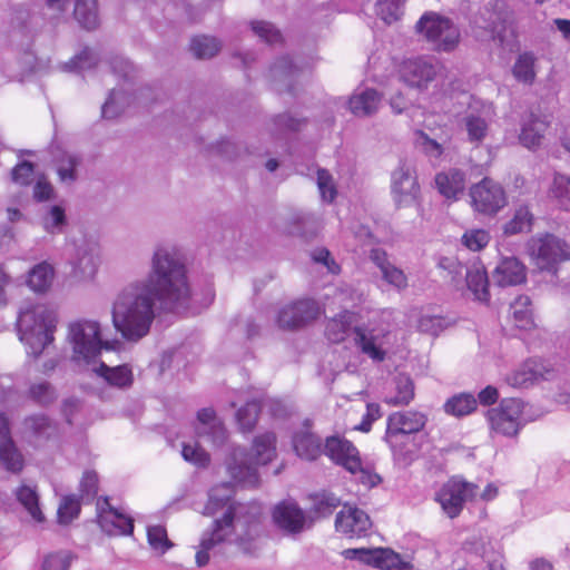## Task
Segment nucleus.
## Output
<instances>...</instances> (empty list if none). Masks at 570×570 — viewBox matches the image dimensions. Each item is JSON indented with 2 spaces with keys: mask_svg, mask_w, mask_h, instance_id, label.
Instances as JSON below:
<instances>
[{
  "mask_svg": "<svg viewBox=\"0 0 570 570\" xmlns=\"http://www.w3.org/2000/svg\"><path fill=\"white\" fill-rule=\"evenodd\" d=\"M434 180L439 193L448 199L456 200L465 190V174L456 168L436 174Z\"/></svg>",
  "mask_w": 570,
  "mask_h": 570,
  "instance_id": "26",
  "label": "nucleus"
},
{
  "mask_svg": "<svg viewBox=\"0 0 570 570\" xmlns=\"http://www.w3.org/2000/svg\"><path fill=\"white\" fill-rule=\"evenodd\" d=\"M56 323V314L45 305H30L19 312V337L27 345L28 354L39 356L53 341Z\"/></svg>",
  "mask_w": 570,
  "mask_h": 570,
  "instance_id": "5",
  "label": "nucleus"
},
{
  "mask_svg": "<svg viewBox=\"0 0 570 570\" xmlns=\"http://www.w3.org/2000/svg\"><path fill=\"white\" fill-rule=\"evenodd\" d=\"M546 129L547 124L543 120L530 115L522 124L519 136L520 142L529 149L540 146Z\"/></svg>",
  "mask_w": 570,
  "mask_h": 570,
  "instance_id": "38",
  "label": "nucleus"
},
{
  "mask_svg": "<svg viewBox=\"0 0 570 570\" xmlns=\"http://www.w3.org/2000/svg\"><path fill=\"white\" fill-rule=\"evenodd\" d=\"M73 14L86 29H95L99 24L97 0H76Z\"/></svg>",
  "mask_w": 570,
  "mask_h": 570,
  "instance_id": "40",
  "label": "nucleus"
},
{
  "mask_svg": "<svg viewBox=\"0 0 570 570\" xmlns=\"http://www.w3.org/2000/svg\"><path fill=\"white\" fill-rule=\"evenodd\" d=\"M317 187L322 197V200L332 203L336 195L337 189L334 184L332 175L325 169L317 170Z\"/></svg>",
  "mask_w": 570,
  "mask_h": 570,
  "instance_id": "57",
  "label": "nucleus"
},
{
  "mask_svg": "<svg viewBox=\"0 0 570 570\" xmlns=\"http://www.w3.org/2000/svg\"><path fill=\"white\" fill-rule=\"evenodd\" d=\"M479 487L466 482L460 476H453L445 482L436 492L435 500L440 503L442 511L450 518H456L464 504L476 497Z\"/></svg>",
  "mask_w": 570,
  "mask_h": 570,
  "instance_id": "11",
  "label": "nucleus"
},
{
  "mask_svg": "<svg viewBox=\"0 0 570 570\" xmlns=\"http://www.w3.org/2000/svg\"><path fill=\"white\" fill-rule=\"evenodd\" d=\"M533 215L527 206H520L515 209L513 217L504 224L503 232L505 235H514L531 230Z\"/></svg>",
  "mask_w": 570,
  "mask_h": 570,
  "instance_id": "44",
  "label": "nucleus"
},
{
  "mask_svg": "<svg viewBox=\"0 0 570 570\" xmlns=\"http://www.w3.org/2000/svg\"><path fill=\"white\" fill-rule=\"evenodd\" d=\"M191 296L186 265L170 244H157L151 253L149 272L132 279L116 294L111 317L117 332L129 342H138L150 332L160 311L187 307Z\"/></svg>",
  "mask_w": 570,
  "mask_h": 570,
  "instance_id": "1",
  "label": "nucleus"
},
{
  "mask_svg": "<svg viewBox=\"0 0 570 570\" xmlns=\"http://www.w3.org/2000/svg\"><path fill=\"white\" fill-rule=\"evenodd\" d=\"M414 145L432 164L439 165L445 154V140L439 141L431 138L425 131L417 129L414 131Z\"/></svg>",
  "mask_w": 570,
  "mask_h": 570,
  "instance_id": "33",
  "label": "nucleus"
},
{
  "mask_svg": "<svg viewBox=\"0 0 570 570\" xmlns=\"http://www.w3.org/2000/svg\"><path fill=\"white\" fill-rule=\"evenodd\" d=\"M493 281L501 287L521 284L525 281V267L515 257L504 258L495 267Z\"/></svg>",
  "mask_w": 570,
  "mask_h": 570,
  "instance_id": "27",
  "label": "nucleus"
},
{
  "mask_svg": "<svg viewBox=\"0 0 570 570\" xmlns=\"http://www.w3.org/2000/svg\"><path fill=\"white\" fill-rule=\"evenodd\" d=\"M68 340L72 346V358L78 363L89 364L104 347L110 348L109 342L102 340L100 325L96 321L81 320L71 323Z\"/></svg>",
  "mask_w": 570,
  "mask_h": 570,
  "instance_id": "7",
  "label": "nucleus"
},
{
  "mask_svg": "<svg viewBox=\"0 0 570 570\" xmlns=\"http://www.w3.org/2000/svg\"><path fill=\"white\" fill-rule=\"evenodd\" d=\"M81 164V158L68 151H61L55 157V167L59 180L62 184L71 185L78 178L77 168Z\"/></svg>",
  "mask_w": 570,
  "mask_h": 570,
  "instance_id": "36",
  "label": "nucleus"
},
{
  "mask_svg": "<svg viewBox=\"0 0 570 570\" xmlns=\"http://www.w3.org/2000/svg\"><path fill=\"white\" fill-rule=\"evenodd\" d=\"M465 282L468 289L479 302L487 303L490 299L489 279L483 265L474 263L465 269Z\"/></svg>",
  "mask_w": 570,
  "mask_h": 570,
  "instance_id": "30",
  "label": "nucleus"
},
{
  "mask_svg": "<svg viewBox=\"0 0 570 570\" xmlns=\"http://www.w3.org/2000/svg\"><path fill=\"white\" fill-rule=\"evenodd\" d=\"M259 412L261 403L258 401L247 402L237 411L236 419L243 432H249L254 429Z\"/></svg>",
  "mask_w": 570,
  "mask_h": 570,
  "instance_id": "50",
  "label": "nucleus"
},
{
  "mask_svg": "<svg viewBox=\"0 0 570 570\" xmlns=\"http://www.w3.org/2000/svg\"><path fill=\"white\" fill-rule=\"evenodd\" d=\"M318 228L320 219L316 215L298 209L287 213L282 227L284 233L304 238L315 236Z\"/></svg>",
  "mask_w": 570,
  "mask_h": 570,
  "instance_id": "22",
  "label": "nucleus"
},
{
  "mask_svg": "<svg viewBox=\"0 0 570 570\" xmlns=\"http://www.w3.org/2000/svg\"><path fill=\"white\" fill-rule=\"evenodd\" d=\"M438 267L446 273L454 285H459L460 279L465 272L466 267L463 266L455 257H441L438 262Z\"/></svg>",
  "mask_w": 570,
  "mask_h": 570,
  "instance_id": "59",
  "label": "nucleus"
},
{
  "mask_svg": "<svg viewBox=\"0 0 570 570\" xmlns=\"http://www.w3.org/2000/svg\"><path fill=\"white\" fill-rule=\"evenodd\" d=\"M546 372L541 362L530 358L507 374L504 381L511 387L527 389L543 379Z\"/></svg>",
  "mask_w": 570,
  "mask_h": 570,
  "instance_id": "23",
  "label": "nucleus"
},
{
  "mask_svg": "<svg viewBox=\"0 0 570 570\" xmlns=\"http://www.w3.org/2000/svg\"><path fill=\"white\" fill-rule=\"evenodd\" d=\"M30 397L39 404L47 405L57 397L55 389L48 382H40L30 387Z\"/></svg>",
  "mask_w": 570,
  "mask_h": 570,
  "instance_id": "63",
  "label": "nucleus"
},
{
  "mask_svg": "<svg viewBox=\"0 0 570 570\" xmlns=\"http://www.w3.org/2000/svg\"><path fill=\"white\" fill-rule=\"evenodd\" d=\"M97 509L98 523L108 535H128L132 533V519L112 508L107 499L99 501Z\"/></svg>",
  "mask_w": 570,
  "mask_h": 570,
  "instance_id": "20",
  "label": "nucleus"
},
{
  "mask_svg": "<svg viewBox=\"0 0 570 570\" xmlns=\"http://www.w3.org/2000/svg\"><path fill=\"white\" fill-rule=\"evenodd\" d=\"M376 14L386 22L392 23L399 19L400 6L397 0H380L375 4Z\"/></svg>",
  "mask_w": 570,
  "mask_h": 570,
  "instance_id": "62",
  "label": "nucleus"
},
{
  "mask_svg": "<svg viewBox=\"0 0 570 570\" xmlns=\"http://www.w3.org/2000/svg\"><path fill=\"white\" fill-rule=\"evenodd\" d=\"M523 403L518 399H504L498 407L488 411L487 416L492 431L505 436H514L521 428Z\"/></svg>",
  "mask_w": 570,
  "mask_h": 570,
  "instance_id": "12",
  "label": "nucleus"
},
{
  "mask_svg": "<svg viewBox=\"0 0 570 570\" xmlns=\"http://www.w3.org/2000/svg\"><path fill=\"white\" fill-rule=\"evenodd\" d=\"M181 455L185 461L198 468H205L210 462L209 454L198 443H184Z\"/></svg>",
  "mask_w": 570,
  "mask_h": 570,
  "instance_id": "53",
  "label": "nucleus"
},
{
  "mask_svg": "<svg viewBox=\"0 0 570 570\" xmlns=\"http://www.w3.org/2000/svg\"><path fill=\"white\" fill-rule=\"evenodd\" d=\"M129 104L128 96L121 90H112L101 107L104 118L114 119L119 116Z\"/></svg>",
  "mask_w": 570,
  "mask_h": 570,
  "instance_id": "48",
  "label": "nucleus"
},
{
  "mask_svg": "<svg viewBox=\"0 0 570 570\" xmlns=\"http://www.w3.org/2000/svg\"><path fill=\"white\" fill-rule=\"evenodd\" d=\"M382 277L385 282L396 288H404L407 285V278L402 269L394 266L392 263L382 272Z\"/></svg>",
  "mask_w": 570,
  "mask_h": 570,
  "instance_id": "64",
  "label": "nucleus"
},
{
  "mask_svg": "<svg viewBox=\"0 0 570 570\" xmlns=\"http://www.w3.org/2000/svg\"><path fill=\"white\" fill-rule=\"evenodd\" d=\"M197 421L196 433L198 436L208 439L216 446L225 443L227 431L213 409L198 411Z\"/></svg>",
  "mask_w": 570,
  "mask_h": 570,
  "instance_id": "24",
  "label": "nucleus"
},
{
  "mask_svg": "<svg viewBox=\"0 0 570 570\" xmlns=\"http://www.w3.org/2000/svg\"><path fill=\"white\" fill-rule=\"evenodd\" d=\"M514 77L524 83H531L534 80V58L530 53L521 55L513 67Z\"/></svg>",
  "mask_w": 570,
  "mask_h": 570,
  "instance_id": "51",
  "label": "nucleus"
},
{
  "mask_svg": "<svg viewBox=\"0 0 570 570\" xmlns=\"http://www.w3.org/2000/svg\"><path fill=\"white\" fill-rule=\"evenodd\" d=\"M489 240L490 236L484 229H471L465 232L462 236V244L474 252L484 248Z\"/></svg>",
  "mask_w": 570,
  "mask_h": 570,
  "instance_id": "60",
  "label": "nucleus"
},
{
  "mask_svg": "<svg viewBox=\"0 0 570 570\" xmlns=\"http://www.w3.org/2000/svg\"><path fill=\"white\" fill-rule=\"evenodd\" d=\"M426 424V416L417 411L394 412L387 417L385 441L394 448L399 435L420 432Z\"/></svg>",
  "mask_w": 570,
  "mask_h": 570,
  "instance_id": "16",
  "label": "nucleus"
},
{
  "mask_svg": "<svg viewBox=\"0 0 570 570\" xmlns=\"http://www.w3.org/2000/svg\"><path fill=\"white\" fill-rule=\"evenodd\" d=\"M98 62L97 53L90 49L85 48L76 55L69 62L66 63V69L70 71L87 70L95 67Z\"/></svg>",
  "mask_w": 570,
  "mask_h": 570,
  "instance_id": "55",
  "label": "nucleus"
},
{
  "mask_svg": "<svg viewBox=\"0 0 570 570\" xmlns=\"http://www.w3.org/2000/svg\"><path fill=\"white\" fill-rule=\"evenodd\" d=\"M381 100L382 97L375 89L357 90L348 100V109L356 117L372 116L379 110Z\"/></svg>",
  "mask_w": 570,
  "mask_h": 570,
  "instance_id": "29",
  "label": "nucleus"
},
{
  "mask_svg": "<svg viewBox=\"0 0 570 570\" xmlns=\"http://www.w3.org/2000/svg\"><path fill=\"white\" fill-rule=\"evenodd\" d=\"M549 195L564 210H570V176L556 173L549 188Z\"/></svg>",
  "mask_w": 570,
  "mask_h": 570,
  "instance_id": "42",
  "label": "nucleus"
},
{
  "mask_svg": "<svg viewBox=\"0 0 570 570\" xmlns=\"http://www.w3.org/2000/svg\"><path fill=\"white\" fill-rule=\"evenodd\" d=\"M321 314V307L314 299L303 298L284 305L276 322L281 328L296 330L314 321Z\"/></svg>",
  "mask_w": 570,
  "mask_h": 570,
  "instance_id": "14",
  "label": "nucleus"
},
{
  "mask_svg": "<svg viewBox=\"0 0 570 570\" xmlns=\"http://www.w3.org/2000/svg\"><path fill=\"white\" fill-rule=\"evenodd\" d=\"M0 461L4 468L13 473H18L23 468L22 455L16 449L10 435L9 425L6 416L0 414Z\"/></svg>",
  "mask_w": 570,
  "mask_h": 570,
  "instance_id": "25",
  "label": "nucleus"
},
{
  "mask_svg": "<svg viewBox=\"0 0 570 570\" xmlns=\"http://www.w3.org/2000/svg\"><path fill=\"white\" fill-rule=\"evenodd\" d=\"M352 325V314L343 312L327 322L325 334L333 343H341L348 335Z\"/></svg>",
  "mask_w": 570,
  "mask_h": 570,
  "instance_id": "43",
  "label": "nucleus"
},
{
  "mask_svg": "<svg viewBox=\"0 0 570 570\" xmlns=\"http://www.w3.org/2000/svg\"><path fill=\"white\" fill-rule=\"evenodd\" d=\"M414 397V387L412 381L406 376H401L396 382V394L386 402L392 405H406Z\"/></svg>",
  "mask_w": 570,
  "mask_h": 570,
  "instance_id": "54",
  "label": "nucleus"
},
{
  "mask_svg": "<svg viewBox=\"0 0 570 570\" xmlns=\"http://www.w3.org/2000/svg\"><path fill=\"white\" fill-rule=\"evenodd\" d=\"M53 278V266L48 262H41L29 271L27 284L36 293H46L51 287Z\"/></svg>",
  "mask_w": 570,
  "mask_h": 570,
  "instance_id": "34",
  "label": "nucleus"
},
{
  "mask_svg": "<svg viewBox=\"0 0 570 570\" xmlns=\"http://www.w3.org/2000/svg\"><path fill=\"white\" fill-rule=\"evenodd\" d=\"M298 73V67L288 57H282L269 69L271 78L276 85H279L278 90H282V86L291 90Z\"/></svg>",
  "mask_w": 570,
  "mask_h": 570,
  "instance_id": "35",
  "label": "nucleus"
},
{
  "mask_svg": "<svg viewBox=\"0 0 570 570\" xmlns=\"http://www.w3.org/2000/svg\"><path fill=\"white\" fill-rule=\"evenodd\" d=\"M250 24L254 33L266 43L274 45L282 40L279 30L276 29L271 22L253 21Z\"/></svg>",
  "mask_w": 570,
  "mask_h": 570,
  "instance_id": "58",
  "label": "nucleus"
},
{
  "mask_svg": "<svg viewBox=\"0 0 570 570\" xmlns=\"http://www.w3.org/2000/svg\"><path fill=\"white\" fill-rule=\"evenodd\" d=\"M98 376L102 377L109 385L119 389H127L134 382L132 370L127 365L108 366L100 363L99 366L94 368Z\"/></svg>",
  "mask_w": 570,
  "mask_h": 570,
  "instance_id": "31",
  "label": "nucleus"
},
{
  "mask_svg": "<svg viewBox=\"0 0 570 570\" xmlns=\"http://www.w3.org/2000/svg\"><path fill=\"white\" fill-rule=\"evenodd\" d=\"M493 117L490 104L473 100L463 118L464 128L470 142H481L488 135L489 125Z\"/></svg>",
  "mask_w": 570,
  "mask_h": 570,
  "instance_id": "18",
  "label": "nucleus"
},
{
  "mask_svg": "<svg viewBox=\"0 0 570 570\" xmlns=\"http://www.w3.org/2000/svg\"><path fill=\"white\" fill-rule=\"evenodd\" d=\"M460 570H503V564L497 553L481 547L468 553L465 566Z\"/></svg>",
  "mask_w": 570,
  "mask_h": 570,
  "instance_id": "32",
  "label": "nucleus"
},
{
  "mask_svg": "<svg viewBox=\"0 0 570 570\" xmlns=\"http://www.w3.org/2000/svg\"><path fill=\"white\" fill-rule=\"evenodd\" d=\"M356 348L375 363L386 360L390 350L397 342L396 325L391 312L368 320L353 328Z\"/></svg>",
  "mask_w": 570,
  "mask_h": 570,
  "instance_id": "3",
  "label": "nucleus"
},
{
  "mask_svg": "<svg viewBox=\"0 0 570 570\" xmlns=\"http://www.w3.org/2000/svg\"><path fill=\"white\" fill-rule=\"evenodd\" d=\"M392 196L399 207H406L417 198L420 186L414 170L406 165L399 166L392 174Z\"/></svg>",
  "mask_w": 570,
  "mask_h": 570,
  "instance_id": "17",
  "label": "nucleus"
},
{
  "mask_svg": "<svg viewBox=\"0 0 570 570\" xmlns=\"http://www.w3.org/2000/svg\"><path fill=\"white\" fill-rule=\"evenodd\" d=\"M147 539L150 548L159 554H164L174 546L168 539L166 528L160 524L147 528Z\"/></svg>",
  "mask_w": 570,
  "mask_h": 570,
  "instance_id": "49",
  "label": "nucleus"
},
{
  "mask_svg": "<svg viewBox=\"0 0 570 570\" xmlns=\"http://www.w3.org/2000/svg\"><path fill=\"white\" fill-rule=\"evenodd\" d=\"M67 261L75 279L81 282L94 279L101 263L98 240L87 235L73 238L68 245Z\"/></svg>",
  "mask_w": 570,
  "mask_h": 570,
  "instance_id": "8",
  "label": "nucleus"
},
{
  "mask_svg": "<svg viewBox=\"0 0 570 570\" xmlns=\"http://www.w3.org/2000/svg\"><path fill=\"white\" fill-rule=\"evenodd\" d=\"M346 558H358L360 560L380 569H392L399 562V557L390 549H347L344 551Z\"/></svg>",
  "mask_w": 570,
  "mask_h": 570,
  "instance_id": "28",
  "label": "nucleus"
},
{
  "mask_svg": "<svg viewBox=\"0 0 570 570\" xmlns=\"http://www.w3.org/2000/svg\"><path fill=\"white\" fill-rule=\"evenodd\" d=\"M75 556L67 550L48 553L42 561V570H69Z\"/></svg>",
  "mask_w": 570,
  "mask_h": 570,
  "instance_id": "52",
  "label": "nucleus"
},
{
  "mask_svg": "<svg viewBox=\"0 0 570 570\" xmlns=\"http://www.w3.org/2000/svg\"><path fill=\"white\" fill-rule=\"evenodd\" d=\"M470 196L473 207L483 214H495L507 204L504 189L490 178H484L472 186Z\"/></svg>",
  "mask_w": 570,
  "mask_h": 570,
  "instance_id": "15",
  "label": "nucleus"
},
{
  "mask_svg": "<svg viewBox=\"0 0 570 570\" xmlns=\"http://www.w3.org/2000/svg\"><path fill=\"white\" fill-rule=\"evenodd\" d=\"M222 43L215 37L196 36L190 43L191 52L199 59H208L219 52Z\"/></svg>",
  "mask_w": 570,
  "mask_h": 570,
  "instance_id": "47",
  "label": "nucleus"
},
{
  "mask_svg": "<svg viewBox=\"0 0 570 570\" xmlns=\"http://www.w3.org/2000/svg\"><path fill=\"white\" fill-rule=\"evenodd\" d=\"M441 70L440 63L429 57L404 60L399 69L400 79L411 88L424 90Z\"/></svg>",
  "mask_w": 570,
  "mask_h": 570,
  "instance_id": "13",
  "label": "nucleus"
},
{
  "mask_svg": "<svg viewBox=\"0 0 570 570\" xmlns=\"http://www.w3.org/2000/svg\"><path fill=\"white\" fill-rule=\"evenodd\" d=\"M293 444L297 455L305 460H315L322 453L321 439L308 431L295 434Z\"/></svg>",
  "mask_w": 570,
  "mask_h": 570,
  "instance_id": "39",
  "label": "nucleus"
},
{
  "mask_svg": "<svg viewBox=\"0 0 570 570\" xmlns=\"http://www.w3.org/2000/svg\"><path fill=\"white\" fill-rule=\"evenodd\" d=\"M372 522L363 510L345 504L337 513L335 529L347 538H361L367 534Z\"/></svg>",
  "mask_w": 570,
  "mask_h": 570,
  "instance_id": "19",
  "label": "nucleus"
},
{
  "mask_svg": "<svg viewBox=\"0 0 570 570\" xmlns=\"http://www.w3.org/2000/svg\"><path fill=\"white\" fill-rule=\"evenodd\" d=\"M275 442L276 438L273 433H265L255 438L252 455L239 448L234 449L227 461V472L230 478L245 487L257 485V465H265L275 458Z\"/></svg>",
  "mask_w": 570,
  "mask_h": 570,
  "instance_id": "4",
  "label": "nucleus"
},
{
  "mask_svg": "<svg viewBox=\"0 0 570 570\" xmlns=\"http://www.w3.org/2000/svg\"><path fill=\"white\" fill-rule=\"evenodd\" d=\"M16 495L18 501L28 511L32 520L36 522H42L45 520V515L39 507L38 494L35 489L28 485H21L16 491Z\"/></svg>",
  "mask_w": 570,
  "mask_h": 570,
  "instance_id": "45",
  "label": "nucleus"
},
{
  "mask_svg": "<svg viewBox=\"0 0 570 570\" xmlns=\"http://www.w3.org/2000/svg\"><path fill=\"white\" fill-rule=\"evenodd\" d=\"M514 325L521 330H530L533 326L531 301L528 296H519L510 306Z\"/></svg>",
  "mask_w": 570,
  "mask_h": 570,
  "instance_id": "41",
  "label": "nucleus"
},
{
  "mask_svg": "<svg viewBox=\"0 0 570 570\" xmlns=\"http://www.w3.org/2000/svg\"><path fill=\"white\" fill-rule=\"evenodd\" d=\"M324 451L336 464L355 475L357 482L367 488H373L381 482V476L373 472L370 466L363 465L360 452L348 440L338 435L328 436L325 441Z\"/></svg>",
  "mask_w": 570,
  "mask_h": 570,
  "instance_id": "6",
  "label": "nucleus"
},
{
  "mask_svg": "<svg viewBox=\"0 0 570 570\" xmlns=\"http://www.w3.org/2000/svg\"><path fill=\"white\" fill-rule=\"evenodd\" d=\"M233 485L224 482L214 487L204 509V514L215 517L210 528L206 529L196 551V564L204 567L210 554L218 551L223 543H234L244 553L254 554L261 549L263 524L261 513L255 508L232 502Z\"/></svg>",
  "mask_w": 570,
  "mask_h": 570,
  "instance_id": "2",
  "label": "nucleus"
},
{
  "mask_svg": "<svg viewBox=\"0 0 570 570\" xmlns=\"http://www.w3.org/2000/svg\"><path fill=\"white\" fill-rule=\"evenodd\" d=\"M476 409V400L470 393H461L452 396L444 404V411L454 416H464Z\"/></svg>",
  "mask_w": 570,
  "mask_h": 570,
  "instance_id": "46",
  "label": "nucleus"
},
{
  "mask_svg": "<svg viewBox=\"0 0 570 570\" xmlns=\"http://www.w3.org/2000/svg\"><path fill=\"white\" fill-rule=\"evenodd\" d=\"M80 512V502L75 495L65 497L58 508V520L62 524L70 523Z\"/></svg>",
  "mask_w": 570,
  "mask_h": 570,
  "instance_id": "56",
  "label": "nucleus"
},
{
  "mask_svg": "<svg viewBox=\"0 0 570 570\" xmlns=\"http://www.w3.org/2000/svg\"><path fill=\"white\" fill-rule=\"evenodd\" d=\"M416 28L438 50L451 51L460 40L458 27L450 19L434 12L425 13Z\"/></svg>",
  "mask_w": 570,
  "mask_h": 570,
  "instance_id": "10",
  "label": "nucleus"
},
{
  "mask_svg": "<svg viewBox=\"0 0 570 570\" xmlns=\"http://www.w3.org/2000/svg\"><path fill=\"white\" fill-rule=\"evenodd\" d=\"M40 225L51 236L62 234L68 225L65 207L61 205L47 207L40 217Z\"/></svg>",
  "mask_w": 570,
  "mask_h": 570,
  "instance_id": "37",
  "label": "nucleus"
},
{
  "mask_svg": "<svg viewBox=\"0 0 570 570\" xmlns=\"http://www.w3.org/2000/svg\"><path fill=\"white\" fill-rule=\"evenodd\" d=\"M340 505V499L331 493H323L314 498L313 509L320 517L330 515Z\"/></svg>",
  "mask_w": 570,
  "mask_h": 570,
  "instance_id": "61",
  "label": "nucleus"
},
{
  "mask_svg": "<svg viewBox=\"0 0 570 570\" xmlns=\"http://www.w3.org/2000/svg\"><path fill=\"white\" fill-rule=\"evenodd\" d=\"M527 253L541 271H556L559 263L570 259L568 245L552 234L532 236L527 242Z\"/></svg>",
  "mask_w": 570,
  "mask_h": 570,
  "instance_id": "9",
  "label": "nucleus"
},
{
  "mask_svg": "<svg viewBox=\"0 0 570 570\" xmlns=\"http://www.w3.org/2000/svg\"><path fill=\"white\" fill-rule=\"evenodd\" d=\"M272 517L277 528L291 534L302 532L306 525V515L294 501L279 502Z\"/></svg>",
  "mask_w": 570,
  "mask_h": 570,
  "instance_id": "21",
  "label": "nucleus"
}]
</instances>
